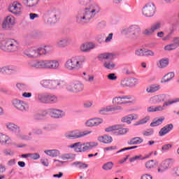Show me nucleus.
<instances>
[{"mask_svg": "<svg viewBox=\"0 0 179 179\" xmlns=\"http://www.w3.org/2000/svg\"><path fill=\"white\" fill-rule=\"evenodd\" d=\"M7 143L9 145L10 143V139L8 137V136L0 134V144Z\"/></svg>", "mask_w": 179, "mask_h": 179, "instance_id": "ea45409f", "label": "nucleus"}, {"mask_svg": "<svg viewBox=\"0 0 179 179\" xmlns=\"http://www.w3.org/2000/svg\"><path fill=\"white\" fill-rule=\"evenodd\" d=\"M44 153H45V155L50 156V157H58V156L61 155L59 150H45Z\"/></svg>", "mask_w": 179, "mask_h": 179, "instance_id": "cd10ccee", "label": "nucleus"}, {"mask_svg": "<svg viewBox=\"0 0 179 179\" xmlns=\"http://www.w3.org/2000/svg\"><path fill=\"white\" fill-rule=\"evenodd\" d=\"M3 153L6 156H13L15 152L12 150L6 149L3 150Z\"/></svg>", "mask_w": 179, "mask_h": 179, "instance_id": "e2e57ef3", "label": "nucleus"}, {"mask_svg": "<svg viewBox=\"0 0 179 179\" xmlns=\"http://www.w3.org/2000/svg\"><path fill=\"white\" fill-rule=\"evenodd\" d=\"M142 13L145 17H153L156 13V6L153 3H148L143 7Z\"/></svg>", "mask_w": 179, "mask_h": 179, "instance_id": "9d476101", "label": "nucleus"}, {"mask_svg": "<svg viewBox=\"0 0 179 179\" xmlns=\"http://www.w3.org/2000/svg\"><path fill=\"white\" fill-rule=\"evenodd\" d=\"M122 34L127 36L130 40H137L141 33V27L139 25L134 24L125 28L122 31Z\"/></svg>", "mask_w": 179, "mask_h": 179, "instance_id": "0eeeda50", "label": "nucleus"}, {"mask_svg": "<svg viewBox=\"0 0 179 179\" xmlns=\"http://www.w3.org/2000/svg\"><path fill=\"white\" fill-rule=\"evenodd\" d=\"M100 10H101L100 6L94 3L90 5V8L78 11L76 16V22L81 26L87 24L96 15L100 13Z\"/></svg>", "mask_w": 179, "mask_h": 179, "instance_id": "f257e3e1", "label": "nucleus"}, {"mask_svg": "<svg viewBox=\"0 0 179 179\" xmlns=\"http://www.w3.org/2000/svg\"><path fill=\"white\" fill-rule=\"evenodd\" d=\"M138 116L131 114L122 118V122H127V124H131V122L134 120H137Z\"/></svg>", "mask_w": 179, "mask_h": 179, "instance_id": "2f4dec72", "label": "nucleus"}, {"mask_svg": "<svg viewBox=\"0 0 179 179\" xmlns=\"http://www.w3.org/2000/svg\"><path fill=\"white\" fill-rule=\"evenodd\" d=\"M154 33L155 31H153L152 27L146 29L143 31V34H144V36H152V34H153Z\"/></svg>", "mask_w": 179, "mask_h": 179, "instance_id": "09e8293b", "label": "nucleus"}, {"mask_svg": "<svg viewBox=\"0 0 179 179\" xmlns=\"http://www.w3.org/2000/svg\"><path fill=\"white\" fill-rule=\"evenodd\" d=\"M14 25L15 17L12 15H8L2 23V29H3V30H10Z\"/></svg>", "mask_w": 179, "mask_h": 179, "instance_id": "2eb2a0df", "label": "nucleus"}, {"mask_svg": "<svg viewBox=\"0 0 179 179\" xmlns=\"http://www.w3.org/2000/svg\"><path fill=\"white\" fill-rule=\"evenodd\" d=\"M176 161L174 160V159H166L165 161L162 162L157 168V173H159V174H163V173L164 171H166V170L169 169V167H171V166H173V164Z\"/></svg>", "mask_w": 179, "mask_h": 179, "instance_id": "4468645a", "label": "nucleus"}, {"mask_svg": "<svg viewBox=\"0 0 179 179\" xmlns=\"http://www.w3.org/2000/svg\"><path fill=\"white\" fill-rule=\"evenodd\" d=\"M9 11L14 15H19L22 11V5L18 2H13L9 7Z\"/></svg>", "mask_w": 179, "mask_h": 179, "instance_id": "6ab92c4d", "label": "nucleus"}, {"mask_svg": "<svg viewBox=\"0 0 179 179\" xmlns=\"http://www.w3.org/2000/svg\"><path fill=\"white\" fill-rule=\"evenodd\" d=\"M29 157L33 160H38L40 159V154L38 153H29Z\"/></svg>", "mask_w": 179, "mask_h": 179, "instance_id": "4d7b16f0", "label": "nucleus"}, {"mask_svg": "<svg viewBox=\"0 0 179 179\" xmlns=\"http://www.w3.org/2000/svg\"><path fill=\"white\" fill-rule=\"evenodd\" d=\"M166 100H167V95L162 94L151 97L150 103H151V104H160L162 101H166Z\"/></svg>", "mask_w": 179, "mask_h": 179, "instance_id": "f3484780", "label": "nucleus"}, {"mask_svg": "<svg viewBox=\"0 0 179 179\" xmlns=\"http://www.w3.org/2000/svg\"><path fill=\"white\" fill-rule=\"evenodd\" d=\"M48 113L52 118H62L65 115L64 111L58 109H49Z\"/></svg>", "mask_w": 179, "mask_h": 179, "instance_id": "412c9836", "label": "nucleus"}, {"mask_svg": "<svg viewBox=\"0 0 179 179\" xmlns=\"http://www.w3.org/2000/svg\"><path fill=\"white\" fill-rule=\"evenodd\" d=\"M91 133V131H80L79 130H74L72 131H69V133H66L64 134V136L67 139H79V138H83V136H86V135H90V134Z\"/></svg>", "mask_w": 179, "mask_h": 179, "instance_id": "6e6552de", "label": "nucleus"}, {"mask_svg": "<svg viewBox=\"0 0 179 179\" xmlns=\"http://www.w3.org/2000/svg\"><path fill=\"white\" fill-rule=\"evenodd\" d=\"M71 166H76V167H78V169H87V167H89L87 164L80 162H73Z\"/></svg>", "mask_w": 179, "mask_h": 179, "instance_id": "a18cd8bd", "label": "nucleus"}, {"mask_svg": "<svg viewBox=\"0 0 179 179\" xmlns=\"http://www.w3.org/2000/svg\"><path fill=\"white\" fill-rule=\"evenodd\" d=\"M109 111H111V107L108 108H103L99 110V113L102 115H106L107 113H109Z\"/></svg>", "mask_w": 179, "mask_h": 179, "instance_id": "6e6d98bb", "label": "nucleus"}, {"mask_svg": "<svg viewBox=\"0 0 179 179\" xmlns=\"http://www.w3.org/2000/svg\"><path fill=\"white\" fill-rule=\"evenodd\" d=\"M135 54L137 57H145V50L138 49L136 50Z\"/></svg>", "mask_w": 179, "mask_h": 179, "instance_id": "5fc2aeb1", "label": "nucleus"}, {"mask_svg": "<svg viewBox=\"0 0 179 179\" xmlns=\"http://www.w3.org/2000/svg\"><path fill=\"white\" fill-rule=\"evenodd\" d=\"M98 145L99 143L96 142H87L83 144L80 142H78L69 145V148L71 149H74L77 153H82V152L90 150L91 149H93V148H96V146Z\"/></svg>", "mask_w": 179, "mask_h": 179, "instance_id": "39448f33", "label": "nucleus"}, {"mask_svg": "<svg viewBox=\"0 0 179 179\" xmlns=\"http://www.w3.org/2000/svg\"><path fill=\"white\" fill-rule=\"evenodd\" d=\"M94 48H96V45L93 43H83L80 47V50L83 52H89L91 50H94Z\"/></svg>", "mask_w": 179, "mask_h": 179, "instance_id": "5701e85b", "label": "nucleus"}, {"mask_svg": "<svg viewBox=\"0 0 179 179\" xmlns=\"http://www.w3.org/2000/svg\"><path fill=\"white\" fill-rule=\"evenodd\" d=\"M155 52L152 50H144V57H154Z\"/></svg>", "mask_w": 179, "mask_h": 179, "instance_id": "052dcab7", "label": "nucleus"}, {"mask_svg": "<svg viewBox=\"0 0 179 179\" xmlns=\"http://www.w3.org/2000/svg\"><path fill=\"white\" fill-rule=\"evenodd\" d=\"M57 22H58V18L57 17V14L55 13L51 14L45 20L46 24H55Z\"/></svg>", "mask_w": 179, "mask_h": 179, "instance_id": "a878e982", "label": "nucleus"}, {"mask_svg": "<svg viewBox=\"0 0 179 179\" xmlns=\"http://www.w3.org/2000/svg\"><path fill=\"white\" fill-rule=\"evenodd\" d=\"M137 84L138 79L136 78H124L121 81L122 87H135Z\"/></svg>", "mask_w": 179, "mask_h": 179, "instance_id": "dca6fc26", "label": "nucleus"}, {"mask_svg": "<svg viewBox=\"0 0 179 179\" xmlns=\"http://www.w3.org/2000/svg\"><path fill=\"white\" fill-rule=\"evenodd\" d=\"M141 179H153V178L152 177V176L145 173L141 177Z\"/></svg>", "mask_w": 179, "mask_h": 179, "instance_id": "774afa93", "label": "nucleus"}, {"mask_svg": "<svg viewBox=\"0 0 179 179\" xmlns=\"http://www.w3.org/2000/svg\"><path fill=\"white\" fill-rule=\"evenodd\" d=\"M174 72H169L166 75H165L163 78L164 83H167V82H170L173 78H174Z\"/></svg>", "mask_w": 179, "mask_h": 179, "instance_id": "79ce46f5", "label": "nucleus"}, {"mask_svg": "<svg viewBox=\"0 0 179 179\" xmlns=\"http://www.w3.org/2000/svg\"><path fill=\"white\" fill-rule=\"evenodd\" d=\"M164 121V117H159L158 119H155L152 122L150 123V127H159V125H162L163 122Z\"/></svg>", "mask_w": 179, "mask_h": 179, "instance_id": "c9c22d12", "label": "nucleus"}, {"mask_svg": "<svg viewBox=\"0 0 179 179\" xmlns=\"http://www.w3.org/2000/svg\"><path fill=\"white\" fill-rule=\"evenodd\" d=\"M36 97L40 103H43L44 104H47L48 94L38 93L36 94Z\"/></svg>", "mask_w": 179, "mask_h": 179, "instance_id": "c756f323", "label": "nucleus"}, {"mask_svg": "<svg viewBox=\"0 0 179 179\" xmlns=\"http://www.w3.org/2000/svg\"><path fill=\"white\" fill-rule=\"evenodd\" d=\"M157 65L158 68H160L161 69L166 68L169 66V59L164 58L160 59Z\"/></svg>", "mask_w": 179, "mask_h": 179, "instance_id": "473e14b6", "label": "nucleus"}, {"mask_svg": "<svg viewBox=\"0 0 179 179\" xmlns=\"http://www.w3.org/2000/svg\"><path fill=\"white\" fill-rule=\"evenodd\" d=\"M45 115H47V112L43 111V112H41V113H36L34 115V118L36 121H41V120H44V117H45Z\"/></svg>", "mask_w": 179, "mask_h": 179, "instance_id": "58836bf2", "label": "nucleus"}, {"mask_svg": "<svg viewBox=\"0 0 179 179\" xmlns=\"http://www.w3.org/2000/svg\"><path fill=\"white\" fill-rule=\"evenodd\" d=\"M149 120H150V117L149 116H147L143 119H141L140 121H139V123L138 124H141V125H143V124H146V122H148V121H149Z\"/></svg>", "mask_w": 179, "mask_h": 179, "instance_id": "0e129e2a", "label": "nucleus"}, {"mask_svg": "<svg viewBox=\"0 0 179 179\" xmlns=\"http://www.w3.org/2000/svg\"><path fill=\"white\" fill-rule=\"evenodd\" d=\"M40 85L44 89H50V90L58 89V86L62 87V83H59L55 80H42L40 82Z\"/></svg>", "mask_w": 179, "mask_h": 179, "instance_id": "1a4fd4ad", "label": "nucleus"}, {"mask_svg": "<svg viewBox=\"0 0 179 179\" xmlns=\"http://www.w3.org/2000/svg\"><path fill=\"white\" fill-rule=\"evenodd\" d=\"M15 86L19 92H27L29 90V85L24 83H17Z\"/></svg>", "mask_w": 179, "mask_h": 179, "instance_id": "c85d7f7f", "label": "nucleus"}, {"mask_svg": "<svg viewBox=\"0 0 179 179\" xmlns=\"http://www.w3.org/2000/svg\"><path fill=\"white\" fill-rule=\"evenodd\" d=\"M23 3L26 6H36L38 3V0H24Z\"/></svg>", "mask_w": 179, "mask_h": 179, "instance_id": "a19ab883", "label": "nucleus"}, {"mask_svg": "<svg viewBox=\"0 0 179 179\" xmlns=\"http://www.w3.org/2000/svg\"><path fill=\"white\" fill-rule=\"evenodd\" d=\"M123 126L122 125L121 129H119V132H118V135H125V134H127V132H128L129 131V129H127V128H122Z\"/></svg>", "mask_w": 179, "mask_h": 179, "instance_id": "13d9d810", "label": "nucleus"}, {"mask_svg": "<svg viewBox=\"0 0 179 179\" xmlns=\"http://www.w3.org/2000/svg\"><path fill=\"white\" fill-rule=\"evenodd\" d=\"M155 134V130L153 129H148L146 131H143V135L144 136H150Z\"/></svg>", "mask_w": 179, "mask_h": 179, "instance_id": "8fccbe9b", "label": "nucleus"}, {"mask_svg": "<svg viewBox=\"0 0 179 179\" xmlns=\"http://www.w3.org/2000/svg\"><path fill=\"white\" fill-rule=\"evenodd\" d=\"M99 61L101 59H114V55L112 53H102L99 56Z\"/></svg>", "mask_w": 179, "mask_h": 179, "instance_id": "f704fd0d", "label": "nucleus"}, {"mask_svg": "<svg viewBox=\"0 0 179 179\" xmlns=\"http://www.w3.org/2000/svg\"><path fill=\"white\" fill-rule=\"evenodd\" d=\"M78 2L80 5H82L83 6H87V5L92 2V0H78Z\"/></svg>", "mask_w": 179, "mask_h": 179, "instance_id": "bf43d9fd", "label": "nucleus"}, {"mask_svg": "<svg viewBox=\"0 0 179 179\" xmlns=\"http://www.w3.org/2000/svg\"><path fill=\"white\" fill-rule=\"evenodd\" d=\"M179 101V99H177L175 101H168V102H165L162 107H164V110L166 108V107H167V106H170L171 104H173V103H177Z\"/></svg>", "mask_w": 179, "mask_h": 179, "instance_id": "680f3d73", "label": "nucleus"}, {"mask_svg": "<svg viewBox=\"0 0 179 179\" xmlns=\"http://www.w3.org/2000/svg\"><path fill=\"white\" fill-rule=\"evenodd\" d=\"M12 103L13 106L17 110H19L22 113H26L27 111H29V104H27V103L24 102V101L13 99Z\"/></svg>", "mask_w": 179, "mask_h": 179, "instance_id": "ddd939ff", "label": "nucleus"}, {"mask_svg": "<svg viewBox=\"0 0 179 179\" xmlns=\"http://www.w3.org/2000/svg\"><path fill=\"white\" fill-rule=\"evenodd\" d=\"M162 27V23L161 22H157L151 26V29H152V31H154V33L156 30H159Z\"/></svg>", "mask_w": 179, "mask_h": 179, "instance_id": "864d4df0", "label": "nucleus"}, {"mask_svg": "<svg viewBox=\"0 0 179 179\" xmlns=\"http://www.w3.org/2000/svg\"><path fill=\"white\" fill-rule=\"evenodd\" d=\"M171 148H172L171 144H166L162 147V150L164 152H167V150H170Z\"/></svg>", "mask_w": 179, "mask_h": 179, "instance_id": "338daca9", "label": "nucleus"}, {"mask_svg": "<svg viewBox=\"0 0 179 179\" xmlns=\"http://www.w3.org/2000/svg\"><path fill=\"white\" fill-rule=\"evenodd\" d=\"M6 127L7 129L10 131V132H14V134H16L18 138L24 140L29 138L27 136L22 134V129H20V127L17 126V124L13 123H7Z\"/></svg>", "mask_w": 179, "mask_h": 179, "instance_id": "f8f14e48", "label": "nucleus"}, {"mask_svg": "<svg viewBox=\"0 0 179 179\" xmlns=\"http://www.w3.org/2000/svg\"><path fill=\"white\" fill-rule=\"evenodd\" d=\"M56 44L59 48H65L71 44V38L68 37L62 38L57 41Z\"/></svg>", "mask_w": 179, "mask_h": 179, "instance_id": "aec40b11", "label": "nucleus"}, {"mask_svg": "<svg viewBox=\"0 0 179 179\" xmlns=\"http://www.w3.org/2000/svg\"><path fill=\"white\" fill-rule=\"evenodd\" d=\"M122 128V125L116 124L112 127H107L105 131L106 132H113V131H118V129H121Z\"/></svg>", "mask_w": 179, "mask_h": 179, "instance_id": "37998d69", "label": "nucleus"}, {"mask_svg": "<svg viewBox=\"0 0 179 179\" xmlns=\"http://www.w3.org/2000/svg\"><path fill=\"white\" fill-rule=\"evenodd\" d=\"M177 49L176 46L173 43L167 45L164 47L165 51H173V50Z\"/></svg>", "mask_w": 179, "mask_h": 179, "instance_id": "3c124183", "label": "nucleus"}, {"mask_svg": "<svg viewBox=\"0 0 179 179\" xmlns=\"http://www.w3.org/2000/svg\"><path fill=\"white\" fill-rule=\"evenodd\" d=\"M131 99V96H116L113 99L112 103L113 104H128V103H131L129 101H124V100H129Z\"/></svg>", "mask_w": 179, "mask_h": 179, "instance_id": "a211bd4d", "label": "nucleus"}, {"mask_svg": "<svg viewBox=\"0 0 179 179\" xmlns=\"http://www.w3.org/2000/svg\"><path fill=\"white\" fill-rule=\"evenodd\" d=\"M104 68L106 69H114L115 68V64L113 62H106L103 63Z\"/></svg>", "mask_w": 179, "mask_h": 179, "instance_id": "de8ad7c7", "label": "nucleus"}, {"mask_svg": "<svg viewBox=\"0 0 179 179\" xmlns=\"http://www.w3.org/2000/svg\"><path fill=\"white\" fill-rule=\"evenodd\" d=\"M62 87H64L67 92L70 93H82L85 90V85L80 81H75L71 83H66L65 82H62Z\"/></svg>", "mask_w": 179, "mask_h": 179, "instance_id": "20e7f679", "label": "nucleus"}, {"mask_svg": "<svg viewBox=\"0 0 179 179\" xmlns=\"http://www.w3.org/2000/svg\"><path fill=\"white\" fill-rule=\"evenodd\" d=\"M85 82H89V83H92L94 82V76L87 75L84 78Z\"/></svg>", "mask_w": 179, "mask_h": 179, "instance_id": "603ef678", "label": "nucleus"}, {"mask_svg": "<svg viewBox=\"0 0 179 179\" xmlns=\"http://www.w3.org/2000/svg\"><path fill=\"white\" fill-rule=\"evenodd\" d=\"M174 128V126L173 124H166L164 127L161 129V130L159 131V136H164V135H166V134H169L170 131H172V129Z\"/></svg>", "mask_w": 179, "mask_h": 179, "instance_id": "393cba45", "label": "nucleus"}, {"mask_svg": "<svg viewBox=\"0 0 179 179\" xmlns=\"http://www.w3.org/2000/svg\"><path fill=\"white\" fill-rule=\"evenodd\" d=\"M16 68L13 66H7L0 69L1 73H6L7 75H12L17 72Z\"/></svg>", "mask_w": 179, "mask_h": 179, "instance_id": "b1692460", "label": "nucleus"}, {"mask_svg": "<svg viewBox=\"0 0 179 179\" xmlns=\"http://www.w3.org/2000/svg\"><path fill=\"white\" fill-rule=\"evenodd\" d=\"M160 90L159 85H151L146 89V92L148 93H155V92H157V90Z\"/></svg>", "mask_w": 179, "mask_h": 179, "instance_id": "c03bdc74", "label": "nucleus"}, {"mask_svg": "<svg viewBox=\"0 0 179 179\" xmlns=\"http://www.w3.org/2000/svg\"><path fill=\"white\" fill-rule=\"evenodd\" d=\"M28 66L33 69H52L53 71H59L61 68L59 61L57 59L31 60L28 62Z\"/></svg>", "mask_w": 179, "mask_h": 179, "instance_id": "f03ea898", "label": "nucleus"}, {"mask_svg": "<svg viewBox=\"0 0 179 179\" xmlns=\"http://www.w3.org/2000/svg\"><path fill=\"white\" fill-rule=\"evenodd\" d=\"M103 123V119L96 117L90 119L85 122L86 127H98L100 124Z\"/></svg>", "mask_w": 179, "mask_h": 179, "instance_id": "4be33fe9", "label": "nucleus"}, {"mask_svg": "<svg viewBox=\"0 0 179 179\" xmlns=\"http://www.w3.org/2000/svg\"><path fill=\"white\" fill-rule=\"evenodd\" d=\"M143 142V139L141 138V137H134L129 141H127L129 145H140Z\"/></svg>", "mask_w": 179, "mask_h": 179, "instance_id": "72a5a7b5", "label": "nucleus"}, {"mask_svg": "<svg viewBox=\"0 0 179 179\" xmlns=\"http://www.w3.org/2000/svg\"><path fill=\"white\" fill-rule=\"evenodd\" d=\"M0 48L6 52H15L19 50V43L15 39H7L1 43Z\"/></svg>", "mask_w": 179, "mask_h": 179, "instance_id": "423d86ee", "label": "nucleus"}, {"mask_svg": "<svg viewBox=\"0 0 179 179\" xmlns=\"http://www.w3.org/2000/svg\"><path fill=\"white\" fill-rule=\"evenodd\" d=\"M114 166V164L111 162H107L102 166L103 170L106 171H108V170H111Z\"/></svg>", "mask_w": 179, "mask_h": 179, "instance_id": "49530a36", "label": "nucleus"}, {"mask_svg": "<svg viewBox=\"0 0 179 179\" xmlns=\"http://www.w3.org/2000/svg\"><path fill=\"white\" fill-rule=\"evenodd\" d=\"M58 102V98L55 95L48 94L47 104H55Z\"/></svg>", "mask_w": 179, "mask_h": 179, "instance_id": "e433bc0d", "label": "nucleus"}, {"mask_svg": "<svg viewBox=\"0 0 179 179\" xmlns=\"http://www.w3.org/2000/svg\"><path fill=\"white\" fill-rule=\"evenodd\" d=\"M41 48H42L41 55H47L48 54H51V52L54 51V47L49 45L41 46Z\"/></svg>", "mask_w": 179, "mask_h": 179, "instance_id": "bb28decb", "label": "nucleus"}, {"mask_svg": "<svg viewBox=\"0 0 179 179\" xmlns=\"http://www.w3.org/2000/svg\"><path fill=\"white\" fill-rule=\"evenodd\" d=\"M41 51L43 48L41 47H31L24 51V54L29 58H40L41 56Z\"/></svg>", "mask_w": 179, "mask_h": 179, "instance_id": "9b49d317", "label": "nucleus"}, {"mask_svg": "<svg viewBox=\"0 0 179 179\" xmlns=\"http://www.w3.org/2000/svg\"><path fill=\"white\" fill-rule=\"evenodd\" d=\"M99 142L102 143H111L113 142V137L104 135L98 138Z\"/></svg>", "mask_w": 179, "mask_h": 179, "instance_id": "7c9ffc66", "label": "nucleus"}, {"mask_svg": "<svg viewBox=\"0 0 179 179\" xmlns=\"http://www.w3.org/2000/svg\"><path fill=\"white\" fill-rule=\"evenodd\" d=\"M86 61L85 56H75L66 60L64 68L67 71H80Z\"/></svg>", "mask_w": 179, "mask_h": 179, "instance_id": "7ed1b4c3", "label": "nucleus"}, {"mask_svg": "<svg viewBox=\"0 0 179 179\" xmlns=\"http://www.w3.org/2000/svg\"><path fill=\"white\" fill-rule=\"evenodd\" d=\"M173 44L176 46V48L179 47V37H174L173 38Z\"/></svg>", "mask_w": 179, "mask_h": 179, "instance_id": "69168bd1", "label": "nucleus"}, {"mask_svg": "<svg viewBox=\"0 0 179 179\" xmlns=\"http://www.w3.org/2000/svg\"><path fill=\"white\" fill-rule=\"evenodd\" d=\"M157 166V162L151 159L145 163V167L146 169H148V170H152V169H155Z\"/></svg>", "mask_w": 179, "mask_h": 179, "instance_id": "4c0bfd02", "label": "nucleus"}]
</instances>
